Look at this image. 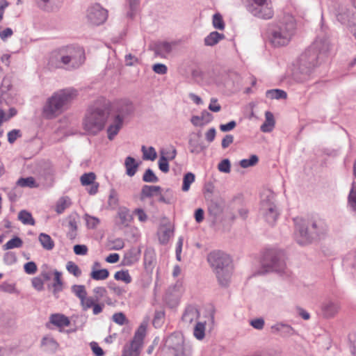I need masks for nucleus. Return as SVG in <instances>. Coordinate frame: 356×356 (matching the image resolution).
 Here are the masks:
<instances>
[{"instance_id":"nucleus-1","label":"nucleus","mask_w":356,"mask_h":356,"mask_svg":"<svg viewBox=\"0 0 356 356\" xmlns=\"http://www.w3.org/2000/svg\"><path fill=\"white\" fill-rule=\"evenodd\" d=\"M330 49V44L326 40H316L300 57L298 67L294 73L300 81L307 79L313 69L318 64Z\"/></svg>"},{"instance_id":"nucleus-2","label":"nucleus","mask_w":356,"mask_h":356,"mask_svg":"<svg viewBox=\"0 0 356 356\" xmlns=\"http://www.w3.org/2000/svg\"><path fill=\"white\" fill-rule=\"evenodd\" d=\"M78 96V91L73 88H67L54 92L42 107V114L46 119L57 118L66 111Z\"/></svg>"},{"instance_id":"nucleus-3","label":"nucleus","mask_w":356,"mask_h":356,"mask_svg":"<svg viewBox=\"0 0 356 356\" xmlns=\"http://www.w3.org/2000/svg\"><path fill=\"white\" fill-rule=\"evenodd\" d=\"M296 21L290 14L284 15L269 28V40L274 47L287 45L296 33Z\"/></svg>"},{"instance_id":"nucleus-4","label":"nucleus","mask_w":356,"mask_h":356,"mask_svg":"<svg viewBox=\"0 0 356 356\" xmlns=\"http://www.w3.org/2000/svg\"><path fill=\"white\" fill-rule=\"evenodd\" d=\"M207 261L215 273L219 284L223 286H227L233 270L231 257L222 251L216 250L208 254Z\"/></svg>"},{"instance_id":"nucleus-5","label":"nucleus","mask_w":356,"mask_h":356,"mask_svg":"<svg viewBox=\"0 0 356 356\" xmlns=\"http://www.w3.org/2000/svg\"><path fill=\"white\" fill-rule=\"evenodd\" d=\"M295 236L300 245H306L312 242L316 236L323 234L327 231V225L323 220H314L309 225L305 220L296 218Z\"/></svg>"},{"instance_id":"nucleus-6","label":"nucleus","mask_w":356,"mask_h":356,"mask_svg":"<svg viewBox=\"0 0 356 356\" xmlns=\"http://www.w3.org/2000/svg\"><path fill=\"white\" fill-rule=\"evenodd\" d=\"M109 112L105 106H92L90 107L83 120L84 130L90 135H96L104 129Z\"/></svg>"},{"instance_id":"nucleus-7","label":"nucleus","mask_w":356,"mask_h":356,"mask_svg":"<svg viewBox=\"0 0 356 356\" xmlns=\"http://www.w3.org/2000/svg\"><path fill=\"white\" fill-rule=\"evenodd\" d=\"M284 254L282 251L277 250H268L265 252L262 261L261 273L275 271L283 272L285 269Z\"/></svg>"},{"instance_id":"nucleus-8","label":"nucleus","mask_w":356,"mask_h":356,"mask_svg":"<svg viewBox=\"0 0 356 356\" xmlns=\"http://www.w3.org/2000/svg\"><path fill=\"white\" fill-rule=\"evenodd\" d=\"M275 194L270 191L263 193L261 195L260 211L265 220L270 225H273L279 216L277 207L275 204Z\"/></svg>"},{"instance_id":"nucleus-9","label":"nucleus","mask_w":356,"mask_h":356,"mask_svg":"<svg viewBox=\"0 0 356 356\" xmlns=\"http://www.w3.org/2000/svg\"><path fill=\"white\" fill-rule=\"evenodd\" d=\"M148 319L144 320L136 331L131 343L124 347L122 356H139L146 335Z\"/></svg>"},{"instance_id":"nucleus-10","label":"nucleus","mask_w":356,"mask_h":356,"mask_svg":"<svg viewBox=\"0 0 356 356\" xmlns=\"http://www.w3.org/2000/svg\"><path fill=\"white\" fill-rule=\"evenodd\" d=\"M247 9L254 17L263 19H271L274 15V10L270 0H250Z\"/></svg>"},{"instance_id":"nucleus-11","label":"nucleus","mask_w":356,"mask_h":356,"mask_svg":"<svg viewBox=\"0 0 356 356\" xmlns=\"http://www.w3.org/2000/svg\"><path fill=\"white\" fill-rule=\"evenodd\" d=\"M85 51L76 46H66V70L79 68L85 62Z\"/></svg>"},{"instance_id":"nucleus-12","label":"nucleus","mask_w":356,"mask_h":356,"mask_svg":"<svg viewBox=\"0 0 356 356\" xmlns=\"http://www.w3.org/2000/svg\"><path fill=\"white\" fill-rule=\"evenodd\" d=\"M107 18V11L99 4L90 6L86 11V19L91 25L99 26Z\"/></svg>"},{"instance_id":"nucleus-13","label":"nucleus","mask_w":356,"mask_h":356,"mask_svg":"<svg viewBox=\"0 0 356 356\" xmlns=\"http://www.w3.org/2000/svg\"><path fill=\"white\" fill-rule=\"evenodd\" d=\"M200 314L197 307L195 305L186 307L181 319V325L186 329H191L198 322Z\"/></svg>"},{"instance_id":"nucleus-14","label":"nucleus","mask_w":356,"mask_h":356,"mask_svg":"<svg viewBox=\"0 0 356 356\" xmlns=\"http://www.w3.org/2000/svg\"><path fill=\"white\" fill-rule=\"evenodd\" d=\"M48 65L51 68L66 70V46L60 47L51 53Z\"/></svg>"},{"instance_id":"nucleus-15","label":"nucleus","mask_w":356,"mask_h":356,"mask_svg":"<svg viewBox=\"0 0 356 356\" xmlns=\"http://www.w3.org/2000/svg\"><path fill=\"white\" fill-rule=\"evenodd\" d=\"M115 114L114 118H118L124 122V119L134 111L133 104L127 100H120L115 106Z\"/></svg>"},{"instance_id":"nucleus-16","label":"nucleus","mask_w":356,"mask_h":356,"mask_svg":"<svg viewBox=\"0 0 356 356\" xmlns=\"http://www.w3.org/2000/svg\"><path fill=\"white\" fill-rule=\"evenodd\" d=\"M165 347L174 351L180 350L183 346H184V337L180 333H174L170 335L165 340Z\"/></svg>"},{"instance_id":"nucleus-17","label":"nucleus","mask_w":356,"mask_h":356,"mask_svg":"<svg viewBox=\"0 0 356 356\" xmlns=\"http://www.w3.org/2000/svg\"><path fill=\"white\" fill-rule=\"evenodd\" d=\"M140 255V250L136 248H132L124 253L122 264L127 266H132L139 260Z\"/></svg>"},{"instance_id":"nucleus-18","label":"nucleus","mask_w":356,"mask_h":356,"mask_svg":"<svg viewBox=\"0 0 356 356\" xmlns=\"http://www.w3.org/2000/svg\"><path fill=\"white\" fill-rule=\"evenodd\" d=\"M271 329L274 333H278L282 337H289L296 334V330L291 325L282 323L273 325Z\"/></svg>"},{"instance_id":"nucleus-19","label":"nucleus","mask_w":356,"mask_h":356,"mask_svg":"<svg viewBox=\"0 0 356 356\" xmlns=\"http://www.w3.org/2000/svg\"><path fill=\"white\" fill-rule=\"evenodd\" d=\"M323 314L326 318L333 317L339 310V305L337 302L327 300L321 306Z\"/></svg>"},{"instance_id":"nucleus-20","label":"nucleus","mask_w":356,"mask_h":356,"mask_svg":"<svg viewBox=\"0 0 356 356\" xmlns=\"http://www.w3.org/2000/svg\"><path fill=\"white\" fill-rule=\"evenodd\" d=\"M35 2L40 9L49 12L56 8L58 10L62 5L63 0H35Z\"/></svg>"},{"instance_id":"nucleus-21","label":"nucleus","mask_w":356,"mask_h":356,"mask_svg":"<svg viewBox=\"0 0 356 356\" xmlns=\"http://www.w3.org/2000/svg\"><path fill=\"white\" fill-rule=\"evenodd\" d=\"M49 323L62 329L70 325V321L64 314H53L49 316Z\"/></svg>"},{"instance_id":"nucleus-22","label":"nucleus","mask_w":356,"mask_h":356,"mask_svg":"<svg viewBox=\"0 0 356 356\" xmlns=\"http://www.w3.org/2000/svg\"><path fill=\"white\" fill-rule=\"evenodd\" d=\"M123 122L118 118H113L112 123L109 125L107 129L108 138L110 140H113L115 136L118 134L120 130L122 129Z\"/></svg>"},{"instance_id":"nucleus-23","label":"nucleus","mask_w":356,"mask_h":356,"mask_svg":"<svg viewBox=\"0 0 356 356\" xmlns=\"http://www.w3.org/2000/svg\"><path fill=\"white\" fill-rule=\"evenodd\" d=\"M118 216L120 219V225L123 227H128L133 220L130 211L126 207L119 208Z\"/></svg>"},{"instance_id":"nucleus-24","label":"nucleus","mask_w":356,"mask_h":356,"mask_svg":"<svg viewBox=\"0 0 356 356\" xmlns=\"http://www.w3.org/2000/svg\"><path fill=\"white\" fill-rule=\"evenodd\" d=\"M154 50L156 56L165 58L172 51V45L167 42H158L155 44Z\"/></svg>"},{"instance_id":"nucleus-25","label":"nucleus","mask_w":356,"mask_h":356,"mask_svg":"<svg viewBox=\"0 0 356 356\" xmlns=\"http://www.w3.org/2000/svg\"><path fill=\"white\" fill-rule=\"evenodd\" d=\"M41 344L45 351L52 353L55 352L58 347L57 341L49 336L43 337L41 341Z\"/></svg>"},{"instance_id":"nucleus-26","label":"nucleus","mask_w":356,"mask_h":356,"mask_svg":"<svg viewBox=\"0 0 356 356\" xmlns=\"http://www.w3.org/2000/svg\"><path fill=\"white\" fill-rule=\"evenodd\" d=\"M124 166L126 168V174L129 177H133L138 168V163H136L134 158L127 156L124 161Z\"/></svg>"},{"instance_id":"nucleus-27","label":"nucleus","mask_w":356,"mask_h":356,"mask_svg":"<svg viewBox=\"0 0 356 356\" xmlns=\"http://www.w3.org/2000/svg\"><path fill=\"white\" fill-rule=\"evenodd\" d=\"M265 122L261 126V131L266 133L270 132L273 130L275 127L274 116L270 111H266L265 113Z\"/></svg>"},{"instance_id":"nucleus-28","label":"nucleus","mask_w":356,"mask_h":356,"mask_svg":"<svg viewBox=\"0 0 356 356\" xmlns=\"http://www.w3.org/2000/svg\"><path fill=\"white\" fill-rule=\"evenodd\" d=\"M173 234V229L170 227L163 226L159 231V239L161 243L165 244Z\"/></svg>"},{"instance_id":"nucleus-29","label":"nucleus","mask_w":356,"mask_h":356,"mask_svg":"<svg viewBox=\"0 0 356 356\" xmlns=\"http://www.w3.org/2000/svg\"><path fill=\"white\" fill-rule=\"evenodd\" d=\"M193 330V336L198 340H202L205 337L206 323H196L191 328Z\"/></svg>"},{"instance_id":"nucleus-30","label":"nucleus","mask_w":356,"mask_h":356,"mask_svg":"<svg viewBox=\"0 0 356 356\" xmlns=\"http://www.w3.org/2000/svg\"><path fill=\"white\" fill-rule=\"evenodd\" d=\"M38 240L42 248L47 250H51L54 248V241L51 236L47 234H40Z\"/></svg>"},{"instance_id":"nucleus-31","label":"nucleus","mask_w":356,"mask_h":356,"mask_svg":"<svg viewBox=\"0 0 356 356\" xmlns=\"http://www.w3.org/2000/svg\"><path fill=\"white\" fill-rule=\"evenodd\" d=\"M224 38L225 35L223 34L220 33L217 31H213L205 38L204 44L207 46H213L216 44L220 40H222Z\"/></svg>"},{"instance_id":"nucleus-32","label":"nucleus","mask_w":356,"mask_h":356,"mask_svg":"<svg viewBox=\"0 0 356 356\" xmlns=\"http://www.w3.org/2000/svg\"><path fill=\"white\" fill-rule=\"evenodd\" d=\"M266 96L270 99H284L286 98L287 94L282 90L272 89L266 91Z\"/></svg>"},{"instance_id":"nucleus-33","label":"nucleus","mask_w":356,"mask_h":356,"mask_svg":"<svg viewBox=\"0 0 356 356\" xmlns=\"http://www.w3.org/2000/svg\"><path fill=\"white\" fill-rule=\"evenodd\" d=\"M223 211V205L221 202L211 201L209 205V212L211 215L216 217L220 215Z\"/></svg>"},{"instance_id":"nucleus-34","label":"nucleus","mask_w":356,"mask_h":356,"mask_svg":"<svg viewBox=\"0 0 356 356\" xmlns=\"http://www.w3.org/2000/svg\"><path fill=\"white\" fill-rule=\"evenodd\" d=\"M90 277L95 280H104L109 276V272L107 269L92 270Z\"/></svg>"},{"instance_id":"nucleus-35","label":"nucleus","mask_w":356,"mask_h":356,"mask_svg":"<svg viewBox=\"0 0 356 356\" xmlns=\"http://www.w3.org/2000/svg\"><path fill=\"white\" fill-rule=\"evenodd\" d=\"M161 187L159 186L145 185L142 188L141 195L145 197H149L160 192Z\"/></svg>"},{"instance_id":"nucleus-36","label":"nucleus","mask_w":356,"mask_h":356,"mask_svg":"<svg viewBox=\"0 0 356 356\" xmlns=\"http://www.w3.org/2000/svg\"><path fill=\"white\" fill-rule=\"evenodd\" d=\"M18 219L24 225H35V220L32 217L31 213L26 210L19 211L18 214Z\"/></svg>"},{"instance_id":"nucleus-37","label":"nucleus","mask_w":356,"mask_h":356,"mask_svg":"<svg viewBox=\"0 0 356 356\" xmlns=\"http://www.w3.org/2000/svg\"><path fill=\"white\" fill-rule=\"evenodd\" d=\"M141 151L143 152V159L144 160L154 161L157 157L156 152L153 147H149L147 149L145 146L143 145Z\"/></svg>"},{"instance_id":"nucleus-38","label":"nucleus","mask_w":356,"mask_h":356,"mask_svg":"<svg viewBox=\"0 0 356 356\" xmlns=\"http://www.w3.org/2000/svg\"><path fill=\"white\" fill-rule=\"evenodd\" d=\"M23 245L22 240L18 237L15 236L14 238L9 240L6 243H5L3 246V250H10L13 248H17L22 247Z\"/></svg>"},{"instance_id":"nucleus-39","label":"nucleus","mask_w":356,"mask_h":356,"mask_svg":"<svg viewBox=\"0 0 356 356\" xmlns=\"http://www.w3.org/2000/svg\"><path fill=\"white\" fill-rule=\"evenodd\" d=\"M195 175L192 172H187L183 178L182 191L187 192L190 189L191 184L195 181Z\"/></svg>"},{"instance_id":"nucleus-40","label":"nucleus","mask_w":356,"mask_h":356,"mask_svg":"<svg viewBox=\"0 0 356 356\" xmlns=\"http://www.w3.org/2000/svg\"><path fill=\"white\" fill-rule=\"evenodd\" d=\"M348 205L356 213V183L353 182L348 195Z\"/></svg>"},{"instance_id":"nucleus-41","label":"nucleus","mask_w":356,"mask_h":356,"mask_svg":"<svg viewBox=\"0 0 356 356\" xmlns=\"http://www.w3.org/2000/svg\"><path fill=\"white\" fill-rule=\"evenodd\" d=\"M54 288L53 292L56 294L63 289V282L61 280V273L57 270L54 272V282L52 284Z\"/></svg>"},{"instance_id":"nucleus-42","label":"nucleus","mask_w":356,"mask_h":356,"mask_svg":"<svg viewBox=\"0 0 356 356\" xmlns=\"http://www.w3.org/2000/svg\"><path fill=\"white\" fill-rule=\"evenodd\" d=\"M114 278L116 280L122 281L126 284H129L132 281L131 277L128 270L117 271L114 275Z\"/></svg>"},{"instance_id":"nucleus-43","label":"nucleus","mask_w":356,"mask_h":356,"mask_svg":"<svg viewBox=\"0 0 356 356\" xmlns=\"http://www.w3.org/2000/svg\"><path fill=\"white\" fill-rule=\"evenodd\" d=\"M17 184L21 187L35 188L38 185L33 177L20 178L17 181Z\"/></svg>"},{"instance_id":"nucleus-44","label":"nucleus","mask_w":356,"mask_h":356,"mask_svg":"<svg viewBox=\"0 0 356 356\" xmlns=\"http://www.w3.org/2000/svg\"><path fill=\"white\" fill-rule=\"evenodd\" d=\"M143 181L149 183H156L159 181V178L156 176L152 169L148 168L143 174Z\"/></svg>"},{"instance_id":"nucleus-45","label":"nucleus","mask_w":356,"mask_h":356,"mask_svg":"<svg viewBox=\"0 0 356 356\" xmlns=\"http://www.w3.org/2000/svg\"><path fill=\"white\" fill-rule=\"evenodd\" d=\"M96 176L93 172L84 173L80 177L81 183L83 186H89L95 182Z\"/></svg>"},{"instance_id":"nucleus-46","label":"nucleus","mask_w":356,"mask_h":356,"mask_svg":"<svg viewBox=\"0 0 356 356\" xmlns=\"http://www.w3.org/2000/svg\"><path fill=\"white\" fill-rule=\"evenodd\" d=\"M81 305L82 307L83 310L86 311L88 309L93 307L95 303L97 302L95 298L92 297H87L86 296L83 299L81 300Z\"/></svg>"},{"instance_id":"nucleus-47","label":"nucleus","mask_w":356,"mask_h":356,"mask_svg":"<svg viewBox=\"0 0 356 356\" xmlns=\"http://www.w3.org/2000/svg\"><path fill=\"white\" fill-rule=\"evenodd\" d=\"M72 291L79 298L80 300L87 296V292L83 285H73L72 286Z\"/></svg>"},{"instance_id":"nucleus-48","label":"nucleus","mask_w":356,"mask_h":356,"mask_svg":"<svg viewBox=\"0 0 356 356\" xmlns=\"http://www.w3.org/2000/svg\"><path fill=\"white\" fill-rule=\"evenodd\" d=\"M258 157L256 155H252L250 159H242L240 161V165L243 168H247L256 165L258 162Z\"/></svg>"},{"instance_id":"nucleus-49","label":"nucleus","mask_w":356,"mask_h":356,"mask_svg":"<svg viewBox=\"0 0 356 356\" xmlns=\"http://www.w3.org/2000/svg\"><path fill=\"white\" fill-rule=\"evenodd\" d=\"M118 195L115 190L111 189L108 196V204L112 209L116 208L118 204Z\"/></svg>"},{"instance_id":"nucleus-50","label":"nucleus","mask_w":356,"mask_h":356,"mask_svg":"<svg viewBox=\"0 0 356 356\" xmlns=\"http://www.w3.org/2000/svg\"><path fill=\"white\" fill-rule=\"evenodd\" d=\"M188 145H189L190 152L191 153L198 154L202 151L204 150V146L201 143L195 142L192 139L189 140Z\"/></svg>"},{"instance_id":"nucleus-51","label":"nucleus","mask_w":356,"mask_h":356,"mask_svg":"<svg viewBox=\"0 0 356 356\" xmlns=\"http://www.w3.org/2000/svg\"><path fill=\"white\" fill-rule=\"evenodd\" d=\"M218 170L224 173H229L231 170V164L228 159L222 160L218 165Z\"/></svg>"},{"instance_id":"nucleus-52","label":"nucleus","mask_w":356,"mask_h":356,"mask_svg":"<svg viewBox=\"0 0 356 356\" xmlns=\"http://www.w3.org/2000/svg\"><path fill=\"white\" fill-rule=\"evenodd\" d=\"M213 25L215 29L219 30H223L225 28V24L222 16L219 13H216L213 16Z\"/></svg>"},{"instance_id":"nucleus-53","label":"nucleus","mask_w":356,"mask_h":356,"mask_svg":"<svg viewBox=\"0 0 356 356\" xmlns=\"http://www.w3.org/2000/svg\"><path fill=\"white\" fill-rule=\"evenodd\" d=\"M66 268L71 274L76 277H79L81 274V271L79 266L72 261H68L66 265Z\"/></svg>"},{"instance_id":"nucleus-54","label":"nucleus","mask_w":356,"mask_h":356,"mask_svg":"<svg viewBox=\"0 0 356 356\" xmlns=\"http://www.w3.org/2000/svg\"><path fill=\"white\" fill-rule=\"evenodd\" d=\"M112 319L120 325H123L128 323L126 316L122 312L115 313L112 316Z\"/></svg>"},{"instance_id":"nucleus-55","label":"nucleus","mask_w":356,"mask_h":356,"mask_svg":"<svg viewBox=\"0 0 356 356\" xmlns=\"http://www.w3.org/2000/svg\"><path fill=\"white\" fill-rule=\"evenodd\" d=\"M85 220L86 221V224L88 228L94 229L95 228L98 224L99 223V220L88 214L85 215Z\"/></svg>"},{"instance_id":"nucleus-56","label":"nucleus","mask_w":356,"mask_h":356,"mask_svg":"<svg viewBox=\"0 0 356 356\" xmlns=\"http://www.w3.org/2000/svg\"><path fill=\"white\" fill-rule=\"evenodd\" d=\"M159 168L163 172H168L169 171V164L168 159L161 154V156L159 160Z\"/></svg>"},{"instance_id":"nucleus-57","label":"nucleus","mask_w":356,"mask_h":356,"mask_svg":"<svg viewBox=\"0 0 356 356\" xmlns=\"http://www.w3.org/2000/svg\"><path fill=\"white\" fill-rule=\"evenodd\" d=\"M68 226L70 229V232L68 233L70 238L72 239L75 237V232L77 229V223L74 218H70L68 222Z\"/></svg>"},{"instance_id":"nucleus-58","label":"nucleus","mask_w":356,"mask_h":356,"mask_svg":"<svg viewBox=\"0 0 356 356\" xmlns=\"http://www.w3.org/2000/svg\"><path fill=\"white\" fill-rule=\"evenodd\" d=\"M22 136V134L20 130L19 129H13L12 131L8 133V141L13 144L15 141Z\"/></svg>"},{"instance_id":"nucleus-59","label":"nucleus","mask_w":356,"mask_h":356,"mask_svg":"<svg viewBox=\"0 0 356 356\" xmlns=\"http://www.w3.org/2000/svg\"><path fill=\"white\" fill-rule=\"evenodd\" d=\"M24 271L29 275H33L37 271V266L35 262L29 261L24 266Z\"/></svg>"},{"instance_id":"nucleus-60","label":"nucleus","mask_w":356,"mask_h":356,"mask_svg":"<svg viewBox=\"0 0 356 356\" xmlns=\"http://www.w3.org/2000/svg\"><path fill=\"white\" fill-rule=\"evenodd\" d=\"M153 71L158 74H165L167 73L168 68L165 65L156 63L152 66Z\"/></svg>"},{"instance_id":"nucleus-61","label":"nucleus","mask_w":356,"mask_h":356,"mask_svg":"<svg viewBox=\"0 0 356 356\" xmlns=\"http://www.w3.org/2000/svg\"><path fill=\"white\" fill-rule=\"evenodd\" d=\"M250 324L257 330H262L264 326V320L262 318H257L250 321Z\"/></svg>"},{"instance_id":"nucleus-62","label":"nucleus","mask_w":356,"mask_h":356,"mask_svg":"<svg viewBox=\"0 0 356 356\" xmlns=\"http://www.w3.org/2000/svg\"><path fill=\"white\" fill-rule=\"evenodd\" d=\"M17 260L15 253L8 252L3 256V261L6 264L10 265L14 264Z\"/></svg>"},{"instance_id":"nucleus-63","label":"nucleus","mask_w":356,"mask_h":356,"mask_svg":"<svg viewBox=\"0 0 356 356\" xmlns=\"http://www.w3.org/2000/svg\"><path fill=\"white\" fill-rule=\"evenodd\" d=\"M74 252L77 255H86L88 253V248L85 245H75Z\"/></svg>"},{"instance_id":"nucleus-64","label":"nucleus","mask_w":356,"mask_h":356,"mask_svg":"<svg viewBox=\"0 0 356 356\" xmlns=\"http://www.w3.org/2000/svg\"><path fill=\"white\" fill-rule=\"evenodd\" d=\"M90 347H91V349H92L93 353L96 356H104V353L102 348L99 346L97 343H96V342H91L90 343Z\"/></svg>"}]
</instances>
